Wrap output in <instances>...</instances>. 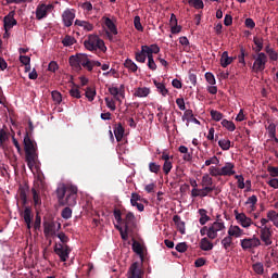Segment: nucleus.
Returning <instances> with one entry per match:
<instances>
[{"label": "nucleus", "instance_id": "obj_10", "mask_svg": "<svg viewBox=\"0 0 278 278\" xmlns=\"http://www.w3.org/2000/svg\"><path fill=\"white\" fill-rule=\"evenodd\" d=\"M62 21L65 27H71L75 21V10L66 9L62 14Z\"/></svg>", "mask_w": 278, "mask_h": 278}, {"label": "nucleus", "instance_id": "obj_58", "mask_svg": "<svg viewBox=\"0 0 278 278\" xmlns=\"http://www.w3.org/2000/svg\"><path fill=\"white\" fill-rule=\"evenodd\" d=\"M254 45L256 46V53H261L260 51H262V49H264V42L262 41V39L254 37Z\"/></svg>", "mask_w": 278, "mask_h": 278}, {"label": "nucleus", "instance_id": "obj_31", "mask_svg": "<svg viewBox=\"0 0 278 278\" xmlns=\"http://www.w3.org/2000/svg\"><path fill=\"white\" fill-rule=\"evenodd\" d=\"M231 244H233V238L229 235L222 240V245L224 247L225 251H229Z\"/></svg>", "mask_w": 278, "mask_h": 278}, {"label": "nucleus", "instance_id": "obj_22", "mask_svg": "<svg viewBox=\"0 0 278 278\" xmlns=\"http://www.w3.org/2000/svg\"><path fill=\"white\" fill-rule=\"evenodd\" d=\"M43 232L46 236H55V223L46 222L43 224Z\"/></svg>", "mask_w": 278, "mask_h": 278}, {"label": "nucleus", "instance_id": "obj_34", "mask_svg": "<svg viewBox=\"0 0 278 278\" xmlns=\"http://www.w3.org/2000/svg\"><path fill=\"white\" fill-rule=\"evenodd\" d=\"M132 251L134 253H137V255H142L144 253V251L142 250V244L136 241V239H132Z\"/></svg>", "mask_w": 278, "mask_h": 278}, {"label": "nucleus", "instance_id": "obj_57", "mask_svg": "<svg viewBox=\"0 0 278 278\" xmlns=\"http://www.w3.org/2000/svg\"><path fill=\"white\" fill-rule=\"evenodd\" d=\"M208 173L212 177H222V174H220V168L218 167H215V166H211L208 168Z\"/></svg>", "mask_w": 278, "mask_h": 278}, {"label": "nucleus", "instance_id": "obj_28", "mask_svg": "<svg viewBox=\"0 0 278 278\" xmlns=\"http://www.w3.org/2000/svg\"><path fill=\"white\" fill-rule=\"evenodd\" d=\"M125 68H128L130 73H137L138 72V65L131 60V59H126L124 62Z\"/></svg>", "mask_w": 278, "mask_h": 278}, {"label": "nucleus", "instance_id": "obj_14", "mask_svg": "<svg viewBox=\"0 0 278 278\" xmlns=\"http://www.w3.org/2000/svg\"><path fill=\"white\" fill-rule=\"evenodd\" d=\"M128 278H142V269H140L138 263H132L128 270Z\"/></svg>", "mask_w": 278, "mask_h": 278}, {"label": "nucleus", "instance_id": "obj_27", "mask_svg": "<svg viewBox=\"0 0 278 278\" xmlns=\"http://www.w3.org/2000/svg\"><path fill=\"white\" fill-rule=\"evenodd\" d=\"M85 97L90 102L94 101V98L97 97V89L94 87H87L85 90Z\"/></svg>", "mask_w": 278, "mask_h": 278}, {"label": "nucleus", "instance_id": "obj_19", "mask_svg": "<svg viewBox=\"0 0 278 278\" xmlns=\"http://www.w3.org/2000/svg\"><path fill=\"white\" fill-rule=\"evenodd\" d=\"M70 66L77 73L81 71V63L79 61V54L70 56Z\"/></svg>", "mask_w": 278, "mask_h": 278}, {"label": "nucleus", "instance_id": "obj_43", "mask_svg": "<svg viewBox=\"0 0 278 278\" xmlns=\"http://www.w3.org/2000/svg\"><path fill=\"white\" fill-rule=\"evenodd\" d=\"M211 226L213 227V229L215 231H223V230H225V223L223 220H218L217 219Z\"/></svg>", "mask_w": 278, "mask_h": 278}, {"label": "nucleus", "instance_id": "obj_35", "mask_svg": "<svg viewBox=\"0 0 278 278\" xmlns=\"http://www.w3.org/2000/svg\"><path fill=\"white\" fill-rule=\"evenodd\" d=\"M222 126L225 127V129H227L228 131H236V124H233V122L231 121L223 119Z\"/></svg>", "mask_w": 278, "mask_h": 278}, {"label": "nucleus", "instance_id": "obj_4", "mask_svg": "<svg viewBox=\"0 0 278 278\" xmlns=\"http://www.w3.org/2000/svg\"><path fill=\"white\" fill-rule=\"evenodd\" d=\"M254 63L252 65L253 73H262L266 70V63L268 62V56L264 52L253 55Z\"/></svg>", "mask_w": 278, "mask_h": 278}, {"label": "nucleus", "instance_id": "obj_11", "mask_svg": "<svg viewBox=\"0 0 278 278\" xmlns=\"http://www.w3.org/2000/svg\"><path fill=\"white\" fill-rule=\"evenodd\" d=\"M122 223H124L126 231L136 229V215L132 212H128Z\"/></svg>", "mask_w": 278, "mask_h": 278}, {"label": "nucleus", "instance_id": "obj_21", "mask_svg": "<svg viewBox=\"0 0 278 278\" xmlns=\"http://www.w3.org/2000/svg\"><path fill=\"white\" fill-rule=\"evenodd\" d=\"M22 216L27 226V229H31V208L29 206H26L24 212L22 213Z\"/></svg>", "mask_w": 278, "mask_h": 278}, {"label": "nucleus", "instance_id": "obj_39", "mask_svg": "<svg viewBox=\"0 0 278 278\" xmlns=\"http://www.w3.org/2000/svg\"><path fill=\"white\" fill-rule=\"evenodd\" d=\"M211 117L213 121H215L216 123L223 121V113H220V111H216V110H211L210 112Z\"/></svg>", "mask_w": 278, "mask_h": 278}, {"label": "nucleus", "instance_id": "obj_2", "mask_svg": "<svg viewBox=\"0 0 278 278\" xmlns=\"http://www.w3.org/2000/svg\"><path fill=\"white\" fill-rule=\"evenodd\" d=\"M37 149L36 141H34L29 136V132L26 131L24 137V150L26 155V164L30 170H33L34 166H36V162L38 160V153H36Z\"/></svg>", "mask_w": 278, "mask_h": 278}, {"label": "nucleus", "instance_id": "obj_37", "mask_svg": "<svg viewBox=\"0 0 278 278\" xmlns=\"http://www.w3.org/2000/svg\"><path fill=\"white\" fill-rule=\"evenodd\" d=\"M218 146L223 151H229L231 149V141L229 139H222L218 141Z\"/></svg>", "mask_w": 278, "mask_h": 278}, {"label": "nucleus", "instance_id": "obj_1", "mask_svg": "<svg viewBox=\"0 0 278 278\" xmlns=\"http://www.w3.org/2000/svg\"><path fill=\"white\" fill-rule=\"evenodd\" d=\"M77 187L73 185L58 188L56 197L59 205H68V207H75V205H77Z\"/></svg>", "mask_w": 278, "mask_h": 278}, {"label": "nucleus", "instance_id": "obj_26", "mask_svg": "<svg viewBox=\"0 0 278 278\" xmlns=\"http://www.w3.org/2000/svg\"><path fill=\"white\" fill-rule=\"evenodd\" d=\"M198 214L201 216L199 219L200 225H205L206 223H210V220H212V218L207 216V210L205 208H200L198 211Z\"/></svg>", "mask_w": 278, "mask_h": 278}, {"label": "nucleus", "instance_id": "obj_44", "mask_svg": "<svg viewBox=\"0 0 278 278\" xmlns=\"http://www.w3.org/2000/svg\"><path fill=\"white\" fill-rule=\"evenodd\" d=\"M170 170H173V160L164 161L163 173L165 175H168L170 173Z\"/></svg>", "mask_w": 278, "mask_h": 278}, {"label": "nucleus", "instance_id": "obj_51", "mask_svg": "<svg viewBox=\"0 0 278 278\" xmlns=\"http://www.w3.org/2000/svg\"><path fill=\"white\" fill-rule=\"evenodd\" d=\"M134 26L137 31H143L144 27H142V23L140 22V16L136 15L134 18Z\"/></svg>", "mask_w": 278, "mask_h": 278}, {"label": "nucleus", "instance_id": "obj_15", "mask_svg": "<svg viewBox=\"0 0 278 278\" xmlns=\"http://www.w3.org/2000/svg\"><path fill=\"white\" fill-rule=\"evenodd\" d=\"M141 51L143 54H146V56L153 53L157 55V53H160V46H157V43H152L150 46L144 45L141 46Z\"/></svg>", "mask_w": 278, "mask_h": 278}, {"label": "nucleus", "instance_id": "obj_45", "mask_svg": "<svg viewBox=\"0 0 278 278\" xmlns=\"http://www.w3.org/2000/svg\"><path fill=\"white\" fill-rule=\"evenodd\" d=\"M62 43L64 47H73V45H75V37H71L70 35H66L62 40Z\"/></svg>", "mask_w": 278, "mask_h": 278}, {"label": "nucleus", "instance_id": "obj_8", "mask_svg": "<svg viewBox=\"0 0 278 278\" xmlns=\"http://www.w3.org/2000/svg\"><path fill=\"white\" fill-rule=\"evenodd\" d=\"M236 220L238 222L241 227L244 229H249L251 225H254L253 219L251 217H248L244 213H238V211H235Z\"/></svg>", "mask_w": 278, "mask_h": 278}, {"label": "nucleus", "instance_id": "obj_33", "mask_svg": "<svg viewBox=\"0 0 278 278\" xmlns=\"http://www.w3.org/2000/svg\"><path fill=\"white\" fill-rule=\"evenodd\" d=\"M188 4L195 10H203V8H205V4H203V0H188Z\"/></svg>", "mask_w": 278, "mask_h": 278}, {"label": "nucleus", "instance_id": "obj_24", "mask_svg": "<svg viewBox=\"0 0 278 278\" xmlns=\"http://www.w3.org/2000/svg\"><path fill=\"white\" fill-rule=\"evenodd\" d=\"M200 249L202 251H212V249H214V243L211 242L210 239H207V237H204L200 241Z\"/></svg>", "mask_w": 278, "mask_h": 278}, {"label": "nucleus", "instance_id": "obj_5", "mask_svg": "<svg viewBox=\"0 0 278 278\" xmlns=\"http://www.w3.org/2000/svg\"><path fill=\"white\" fill-rule=\"evenodd\" d=\"M241 249L243 251H251L252 249H257L262 245L260 238L253 236V238H244L240 240Z\"/></svg>", "mask_w": 278, "mask_h": 278}, {"label": "nucleus", "instance_id": "obj_41", "mask_svg": "<svg viewBox=\"0 0 278 278\" xmlns=\"http://www.w3.org/2000/svg\"><path fill=\"white\" fill-rule=\"evenodd\" d=\"M135 60L136 62H140L141 64H144V62H147V55L144 54V52L141 51H137L135 52Z\"/></svg>", "mask_w": 278, "mask_h": 278}, {"label": "nucleus", "instance_id": "obj_52", "mask_svg": "<svg viewBox=\"0 0 278 278\" xmlns=\"http://www.w3.org/2000/svg\"><path fill=\"white\" fill-rule=\"evenodd\" d=\"M70 94L73 99H81V91H79V87H73L70 90Z\"/></svg>", "mask_w": 278, "mask_h": 278}, {"label": "nucleus", "instance_id": "obj_49", "mask_svg": "<svg viewBox=\"0 0 278 278\" xmlns=\"http://www.w3.org/2000/svg\"><path fill=\"white\" fill-rule=\"evenodd\" d=\"M62 218H64L65 220H68V218L73 217V210H71V207H65L63 208L62 213H61Z\"/></svg>", "mask_w": 278, "mask_h": 278}, {"label": "nucleus", "instance_id": "obj_54", "mask_svg": "<svg viewBox=\"0 0 278 278\" xmlns=\"http://www.w3.org/2000/svg\"><path fill=\"white\" fill-rule=\"evenodd\" d=\"M207 238L210 240H216L218 238V230H215L212 226L208 227Z\"/></svg>", "mask_w": 278, "mask_h": 278}, {"label": "nucleus", "instance_id": "obj_7", "mask_svg": "<svg viewBox=\"0 0 278 278\" xmlns=\"http://www.w3.org/2000/svg\"><path fill=\"white\" fill-rule=\"evenodd\" d=\"M51 10H53V4H38L36 9L37 21H42V18H47V15L49 14V12H51Z\"/></svg>", "mask_w": 278, "mask_h": 278}, {"label": "nucleus", "instance_id": "obj_16", "mask_svg": "<svg viewBox=\"0 0 278 278\" xmlns=\"http://www.w3.org/2000/svg\"><path fill=\"white\" fill-rule=\"evenodd\" d=\"M78 60L80 62V66L86 68L89 73H92V60H90L87 54H78Z\"/></svg>", "mask_w": 278, "mask_h": 278}, {"label": "nucleus", "instance_id": "obj_32", "mask_svg": "<svg viewBox=\"0 0 278 278\" xmlns=\"http://www.w3.org/2000/svg\"><path fill=\"white\" fill-rule=\"evenodd\" d=\"M154 86L163 97H166V94H168V89H166V86L163 83H157V80H154Z\"/></svg>", "mask_w": 278, "mask_h": 278}, {"label": "nucleus", "instance_id": "obj_42", "mask_svg": "<svg viewBox=\"0 0 278 278\" xmlns=\"http://www.w3.org/2000/svg\"><path fill=\"white\" fill-rule=\"evenodd\" d=\"M149 170L150 173H154L155 175H157V173L162 170V166L155 162H151L149 163Z\"/></svg>", "mask_w": 278, "mask_h": 278}, {"label": "nucleus", "instance_id": "obj_50", "mask_svg": "<svg viewBox=\"0 0 278 278\" xmlns=\"http://www.w3.org/2000/svg\"><path fill=\"white\" fill-rule=\"evenodd\" d=\"M202 186H214V179L208 174H204L202 177Z\"/></svg>", "mask_w": 278, "mask_h": 278}, {"label": "nucleus", "instance_id": "obj_48", "mask_svg": "<svg viewBox=\"0 0 278 278\" xmlns=\"http://www.w3.org/2000/svg\"><path fill=\"white\" fill-rule=\"evenodd\" d=\"M267 131H268L269 138H275V136H277V125H275L274 123H270L267 127Z\"/></svg>", "mask_w": 278, "mask_h": 278}, {"label": "nucleus", "instance_id": "obj_17", "mask_svg": "<svg viewBox=\"0 0 278 278\" xmlns=\"http://www.w3.org/2000/svg\"><path fill=\"white\" fill-rule=\"evenodd\" d=\"M114 136L117 142L123 140V137L125 136V127H123V124L118 123L114 126Z\"/></svg>", "mask_w": 278, "mask_h": 278}, {"label": "nucleus", "instance_id": "obj_25", "mask_svg": "<svg viewBox=\"0 0 278 278\" xmlns=\"http://www.w3.org/2000/svg\"><path fill=\"white\" fill-rule=\"evenodd\" d=\"M151 94V89L147 87H139L135 90L134 97L144 98Z\"/></svg>", "mask_w": 278, "mask_h": 278}, {"label": "nucleus", "instance_id": "obj_9", "mask_svg": "<svg viewBox=\"0 0 278 278\" xmlns=\"http://www.w3.org/2000/svg\"><path fill=\"white\" fill-rule=\"evenodd\" d=\"M273 232L268 226L261 228V240L264 242L265 247H270L273 244Z\"/></svg>", "mask_w": 278, "mask_h": 278}, {"label": "nucleus", "instance_id": "obj_64", "mask_svg": "<svg viewBox=\"0 0 278 278\" xmlns=\"http://www.w3.org/2000/svg\"><path fill=\"white\" fill-rule=\"evenodd\" d=\"M267 218H268L269 220H277V218H278V213H276L275 211H269V212L267 213Z\"/></svg>", "mask_w": 278, "mask_h": 278}, {"label": "nucleus", "instance_id": "obj_63", "mask_svg": "<svg viewBox=\"0 0 278 278\" xmlns=\"http://www.w3.org/2000/svg\"><path fill=\"white\" fill-rule=\"evenodd\" d=\"M267 170L271 177H278V167L269 166Z\"/></svg>", "mask_w": 278, "mask_h": 278}, {"label": "nucleus", "instance_id": "obj_3", "mask_svg": "<svg viewBox=\"0 0 278 278\" xmlns=\"http://www.w3.org/2000/svg\"><path fill=\"white\" fill-rule=\"evenodd\" d=\"M84 45L88 51H97V49L105 51V49H108L103 39L99 38L97 35H90L88 40H85Z\"/></svg>", "mask_w": 278, "mask_h": 278}, {"label": "nucleus", "instance_id": "obj_38", "mask_svg": "<svg viewBox=\"0 0 278 278\" xmlns=\"http://www.w3.org/2000/svg\"><path fill=\"white\" fill-rule=\"evenodd\" d=\"M109 92L110 94H112V97H114L115 101H118V103H123V100H121V97H118V87H110Z\"/></svg>", "mask_w": 278, "mask_h": 278}, {"label": "nucleus", "instance_id": "obj_40", "mask_svg": "<svg viewBox=\"0 0 278 278\" xmlns=\"http://www.w3.org/2000/svg\"><path fill=\"white\" fill-rule=\"evenodd\" d=\"M31 193H33V201H34L35 206L36 205H41L42 204V200L40 199V194L38 193L36 188L31 189Z\"/></svg>", "mask_w": 278, "mask_h": 278}, {"label": "nucleus", "instance_id": "obj_47", "mask_svg": "<svg viewBox=\"0 0 278 278\" xmlns=\"http://www.w3.org/2000/svg\"><path fill=\"white\" fill-rule=\"evenodd\" d=\"M254 273H256V275H264V264L263 263H255L252 266Z\"/></svg>", "mask_w": 278, "mask_h": 278}, {"label": "nucleus", "instance_id": "obj_13", "mask_svg": "<svg viewBox=\"0 0 278 278\" xmlns=\"http://www.w3.org/2000/svg\"><path fill=\"white\" fill-rule=\"evenodd\" d=\"M3 23L5 31H10L14 25H17L16 18H14V11H11L8 15L4 16Z\"/></svg>", "mask_w": 278, "mask_h": 278}, {"label": "nucleus", "instance_id": "obj_62", "mask_svg": "<svg viewBox=\"0 0 278 278\" xmlns=\"http://www.w3.org/2000/svg\"><path fill=\"white\" fill-rule=\"evenodd\" d=\"M176 251H178V253H186V251H188V244H186V242L178 243Z\"/></svg>", "mask_w": 278, "mask_h": 278}, {"label": "nucleus", "instance_id": "obj_20", "mask_svg": "<svg viewBox=\"0 0 278 278\" xmlns=\"http://www.w3.org/2000/svg\"><path fill=\"white\" fill-rule=\"evenodd\" d=\"M228 236L231 238H240L244 236V230H242L239 226H230L228 229Z\"/></svg>", "mask_w": 278, "mask_h": 278}, {"label": "nucleus", "instance_id": "obj_6", "mask_svg": "<svg viewBox=\"0 0 278 278\" xmlns=\"http://www.w3.org/2000/svg\"><path fill=\"white\" fill-rule=\"evenodd\" d=\"M54 253L60 257L61 262H66L68 260V255H71V247L59 243L54 247Z\"/></svg>", "mask_w": 278, "mask_h": 278}, {"label": "nucleus", "instance_id": "obj_59", "mask_svg": "<svg viewBox=\"0 0 278 278\" xmlns=\"http://www.w3.org/2000/svg\"><path fill=\"white\" fill-rule=\"evenodd\" d=\"M212 164H215L216 166L220 164V160H218V156L214 155L205 161V166H212Z\"/></svg>", "mask_w": 278, "mask_h": 278}, {"label": "nucleus", "instance_id": "obj_46", "mask_svg": "<svg viewBox=\"0 0 278 278\" xmlns=\"http://www.w3.org/2000/svg\"><path fill=\"white\" fill-rule=\"evenodd\" d=\"M194 113L192 112V110L188 109L185 111L184 115H182V121L186 122L187 121V126L189 125L191 118H193Z\"/></svg>", "mask_w": 278, "mask_h": 278}, {"label": "nucleus", "instance_id": "obj_53", "mask_svg": "<svg viewBox=\"0 0 278 278\" xmlns=\"http://www.w3.org/2000/svg\"><path fill=\"white\" fill-rule=\"evenodd\" d=\"M52 100L54 101V103L56 105H60V103H62V93H60L59 91H52Z\"/></svg>", "mask_w": 278, "mask_h": 278}, {"label": "nucleus", "instance_id": "obj_36", "mask_svg": "<svg viewBox=\"0 0 278 278\" xmlns=\"http://www.w3.org/2000/svg\"><path fill=\"white\" fill-rule=\"evenodd\" d=\"M245 205H250L251 212H255V205H257V195L248 198Z\"/></svg>", "mask_w": 278, "mask_h": 278}, {"label": "nucleus", "instance_id": "obj_60", "mask_svg": "<svg viewBox=\"0 0 278 278\" xmlns=\"http://www.w3.org/2000/svg\"><path fill=\"white\" fill-rule=\"evenodd\" d=\"M205 79H206L207 84H210L211 86H215L216 85V78L214 77V74L207 72L205 74Z\"/></svg>", "mask_w": 278, "mask_h": 278}, {"label": "nucleus", "instance_id": "obj_55", "mask_svg": "<svg viewBox=\"0 0 278 278\" xmlns=\"http://www.w3.org/2000/svg\"><path fill=\"white\" fill-rule=\"evenodd\" d=\"M104 101L106 103V108H109L111 112L116 111V102H114V100L110 98H105Z\"/></svg>", "mask_w": 278, "mask_h": 278}, {"label": "nucleus", "instance_id": "obj_18", "mask_svg": "<svg viewBox=\"0 0 278 278\" xmlns=\"http://www.w3.org/2000/svg\"><path fill=\"white\" fill-rule=\"evenodd\" d=\"M173 220L179 231L184 236L186 233V222L181 220L179 215H174Z\"/></svg>", "mask_w": 278, "mask_h": 278}, {"label": "nucleus", "instance_id": "obj_29", "mask_svg": "<svg viewBox=\"0 0 278 278\" xmlns=\"http://www.w3.org/2000/svg\"><path fill=\"white\" fill-rule=\"evenodd\" d=\"M75 25H77L78 27H83L84 29H86V31H92V29H94V26L90 24V22L86 21L76 20Z\"/></svg>", "mask_w": 278, "mask_h": 278}, {"label": "nucleus", "instance_id": "obj_30", "mask_svg": "<svg viewBox=\"0 0 278 278\" xmlns=\"http://www.w3.org/2000/svg\"><path fill=\"white\" fill-rule=\"evenodd\" d=\"M104 23L108 29L111 31V34H113L114 36L118 35V29L116 28V24H114V22L110 17H106Z\"/></svg>", "mask_w": 278, "mask_h": 278}, {"label": "nucleus", "instance_id": "obj_23", "mask_svg": "<svg viewBox=\"0 0 278 278\" xmlns=\"http://www.w3.org/2000/svg\"><path fill=\"white\" fill-rule=\"evenodd\" d=\"M232 62H233V58L229 56V52L227 51L223 52L220 58V66L223 68H227V66H229V64H232Z\"/></svg>", "mask_w": 278, "mask_h": 278}, {"label": "nucleus", "instance_id": "obj_12", "mask_svg": "<svg viewBox=\"0 0 278 278\" xmlns=\"http://www.w3.org/2000/svg\"><path fill=\"white\" fill-rule=\"evenodd\" d=\"M236 165L231 162L225 163V165L220 168L222 177H231L236 175Z\"/></svg>", "mask_w": 278, "mask_h": 278}, {"label": "nucleus", "instance_id": "obj_56", "mask_svg": "<svg viewBox=\"0 0 278 278\" xmlns=\"http://www.w3.org/2000/svg\"><path fill=\"white\" fill-rule=\"evenodd\" d=\"M235 179H237L238 188L240 190H244L245 188L244 177L242 175H236Z\"/></svg>", "mask_w": 278, "mask_h": 278}, {"label": "nucleus", "instance_id": "obj_61", "mask_svg": "<svg viewBox=\"0 0 278 278\" xmlns=\"http://www.w3.org/2000/svg\"><path fill=\"white\" fill-rule=\"evenodd\" d=\"M113 214H114V218H115L116 223H118V225H121L124 220L121 210L115 208Z\"/></svg>", "mask_w": 278, "mask_h": 278}]
</instances>
